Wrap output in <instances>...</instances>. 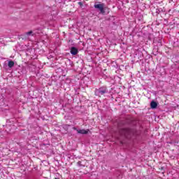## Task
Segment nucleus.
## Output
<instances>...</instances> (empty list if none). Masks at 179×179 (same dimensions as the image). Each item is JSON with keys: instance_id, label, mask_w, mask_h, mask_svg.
Segmentation results:
<instances>
[{"instance_id": "f257e3e1", "label": "nucleus", "mask_w": 179, "mask_h": 179, "mask_svg": "<svg viewBox=\"0 0 179 179\" xmlns=\"http://www.w3.org/2000/svg\"><path fill=\"white\" fill-rule=\"evenodd\" d=\"M94 7L95 8V9H99L102 15H104V13H106V9L107 8V7H106L104 3L94 4Z\"/></svg>"}, {"instance_id": "f03ea898", "label": "nucleus", "mask_w": 179, "mask_h": 179, "mask_svg": "<svg viewBox=\"0 0 179 179\" xmlns=\"http://www.w3.org/2000/svg\"><path fill=\"white\" fill-rule=\"evenodd\" d=\"M107 88L106 87H101L96 91V93L99 96H103V94H106L107 93Z\"/></svg>"}, {"instance_id": "7ed1b4c3", "label": "nucleus", "mask_w": 179, "mask_h": 179, "mask_svg": "<svg viewBox=\"0 0 179 179\" xmlns=\"http://www.w3.org/2000/svg\"><path fill=\"white\" fill-rule=\"evenodd\" d=\"M78 134H81L82 135H86L89 134V129H77Z\"/></svg>"}, {"instance_id": "20e7f679", "label": "nucleus", "mask_w": 179, "mask_h": 179, "mask_svg": "<svg viewBox=\"0 0 179 179\" xmlns=\"http://www.w3.org/2000/svg\"><path fill=\"white\" fill-rule=\"evenodd\" d=\"M70 52L72 54V55H76V54H78V48L72 47L71 48Z\"/></svg>"}, {"instance_id": "39448f33", "label": "nucleus", "mask_w": 179, "mask_h": 179, "mask_svg": "<svg viewBox=\"0 0 179 179\" xmlns=\"http://www.w3.org/2000/svg\"><path fill=\"white\" fill-rule=\"evenodd\" d=\"M151 108H156L157 107V103H156L155 101H151L150 103Z\"/></svg>"}, {"instance_id": "423d86ee", "label": "nucleus", "mask_w": 179, "mask_h": 179, "mask_svg": "<svg viewBox=\"0 0 179 179\" xmlns=\"http://www.w3.org/2000/svg\"><path fill=\"white\" fill-rule=\"evenodd\" d=\"M15 66V62L13 61H9L8 62V67L9 68H13V66Z\"/></svg>"}, {"instance_id": "0eeeda50", "label": "nucleus", "mask_w": 179, "mask_h": 179, "mask_svg": "<svg viewBox=\"0 0 179 179\" xmlns=\"http://www.w3.org/2000/svg\"><path fill=\"white\" fill-rule=\"evenodd\" d=\"M25 34H26V36H31V34H33V31H28V32H27Z\"/></svg>"}, {"instance_id": "6e6552de", "label": "nucleus", "mask_w": 179, "mask_h": 179, "mask_svg": "<svg viewBox=\"0 0 179 179\" xmlns=\"http://www.w3.org/2000/svg\"><path fill=\"white\" fill-rule=\"evenodd\" d=\"M73 129H76V128H73Z\"/></svg>"}]
</instances>
